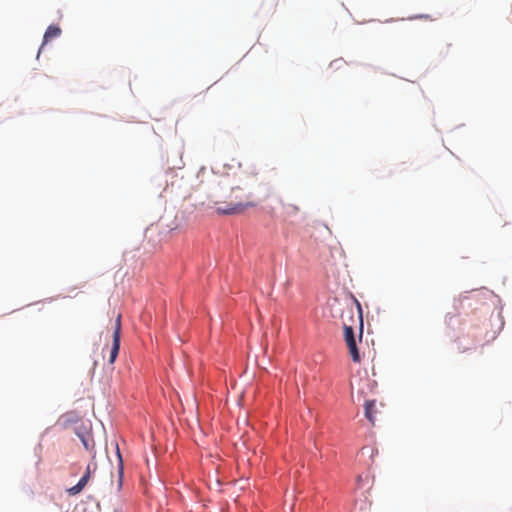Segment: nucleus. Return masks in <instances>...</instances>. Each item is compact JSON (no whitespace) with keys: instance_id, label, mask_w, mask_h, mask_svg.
Masks as SVG:
<instances>
[{"instance_id":"8","label":"nucleus","mask_w":512,"mask_h":512,"mask_svg":"<svg viewBox=\"0 0 512 512\" xmlns=\"http://www.w3.org/2000/svg\"><path fill=\"white\" fill-rule=\"evenodd\" d=\"M80 439L86 450H91L94 448V441L90 436L81 435Z\"/></svg>"},{"instance_id":"6","label":"nucleus","mask_w":512,"mask_h":512,"mask_svg":"<svg viewBox=\"0 0 512 512\" xmlns=\"http://www.w3.org/2000/svg\"><path fill=\"white\" fill-rule=\"evenodd\" d=\"M375 412V401H366L365 403V416L366 418L374 424V414Z\"/></svg>"},{"instance_id":"1","label":"nucleus","mask_w":512,"mask_h":512,"mask_svg":"<svg viewBox=\"0 0 512 512\" xmlns=\"http://www.w3.org/2000/svg\"><path fill=\"white\" fill-rule=\"evenodd\" d=\"M254 202H230L224 206L219 205L217 207V211L221 214L232 215V214H240L244 212L247 208L254 207Z\"/></svg>"},{"instance_id":"10","label":"nucleus","mask_w":512,"mask_h":512,"mask_svg":"<svg viewBox=\"0 0 512 512\" xmlns=\"http://www.w3.org/2000/svg\"><path fill=\"white\" fill-rule=\"evenodd\" d=\"M119 473H120V477L122 476L123 474V465H122V460H120V469H119Z\"/></svg>"},{"instance_id":"2","label":"nucleus","mask_w":512,"mask_h":512,"mask_svg":"<svg viewBox=\"0 0 512 512\" xmlns=\"http://www.w3.org/2000/svg\"><path fill=\"white\" fill-rule=\"evenodd\" d=\"M344 338L352 360L357 363L360 362V355L358 352L354 330L352 327L347 325L344 326Z\"/></svg>"},{"instance_id":"4","label":"nucleus","mask_w":512,"mask_h":512,"mask_svg":"<svg viewBox=\"0 0 512 512\" xmlns=\"http://www.w3.org/2000/svg\"><path fill=\"white\" fill-rule=\"evenodd\" d=\"M120 349V340L119 335L117 331H114L113 333V341H112V347L110 349V356H109V363L113 364L118 356Z\"/></svg>"},{"instance_id":"5","label":"nucleus","mask_w":512,"mask_h":512,"mask_svg":"<svg viewBox=\"0 0 512 512\" xmlns=\"http://www.w3.org/2000/svg\"><path fill=\"white\" fill-rule=\"evenodd\" d=\"M60 34V27L56 25H50L45 31L43 45L49 42L50 40L57 38L58 36H60Z\"/></svg>"},{"instance_id":"9","label":"nucleus","mask_w":512,"mask_h":512,"mask_svg":"<svg viewBox=\"0 0 512 512\" xmlns=\"http://www.w3.org/2000/svg\"><path fill=\"white\" fill-rule=\"evenodd\" d=\"M118 332V335L120 336L121 333V315H118L116 322H115V330Z\"/></svg>"},{"instance_id":"11","label":"nucleus","mask_w":512,"mask_h":512,"mask_svg":"<svg viewBox=\"0 0 512 512\" xmlns=\"http://www.w3.org/2000/svg\"><path fill=\"white\" fill-rule=\"evenodd\" d=\"M416 18H426V19H428L429 16L428 15H425V16L424 15H420V16H417Z\"/></svg>"},{"instance_id":"3","label":"nucleus","mask_w":512,"mask_h":512,"mask_svg":"<svg viewBox=\"0 0 512 512\" xmlns=\"http://www.w3.org/2000/svg\"><path fill=\"white\" fill-rule=\"evenodd\" d=\"M91 474V468L90 465L87 466L85 474L81 477V479L78 481L76 485L68 489V493L70 495H76L80 493L84 487L87 485Z\"/></svg>"},{"instance_id":"7","label":"nucleus","mask_w":512,"mask_h":512,"mask_svg":"<svg viewBox=\"0 0 512 512\" xmlns=\"http://www.w3.org/2000/svg\"><path fill=\"white\" fill-rule=\"evenodd\" d=\"M283 207H284L285 213L288 216L296 215L299 211L298 206L295 204H291V203L283 204Z\"/></svg>"}]
</instances>
